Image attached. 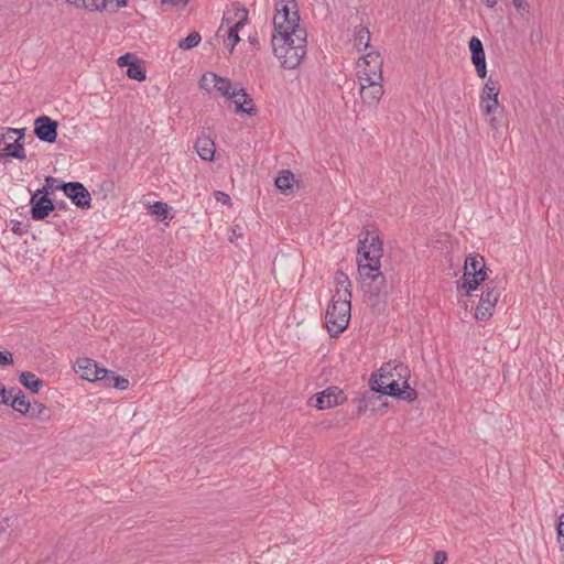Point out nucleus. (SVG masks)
Listing matches in <instances>:
<instances>
[{
    "mask_svg": "<svg viewBox=\"0 0 564 564\" xmlns=\"http://www.w3.org/2000/svg\"><path fill=\"white\" fill-rule=\"evenodd\" d=\"M368 230H362L358 242V272L366 292L379 297L386 292L387 283L382 274L381 258L383 254L382 241L378 235L370 238Z\"/></svg>",
    "mask_w": 564,
    "mask_h": 564,
    "instance_id": "f257e3e1",
    "label": "nucleus"
},
{
    "mask_svg": "<svg viewBox=\"0 0 564 564\" xmlns=\"http://www.w3.org/2000/svg\"><path fill=\"white\" fill-rule=\"evenodd\" d=\"M307 32L305 28L274 30L271 44L275 57L282 66L293 69L306 55Z\"/></svg>",
    "mask_w": 564,
    "mask_h": 564,
    "instance_id": "f03ea898",
    "label": "nucleus"
},
{
    "mask_svg": "<svg viewBox=\"0 0 564 564\" xmlns=\"http://www.w3.org/2000/svg\"><path fill=\"white\" fill-rule=\"evenodd\" d=\"M336 289L327 307L325 325L332 337L343 333L350 321L351 283L345 273H338L335 278Z\"/></svg>",
    "mask_w": 564,
    "mask_h": 564,
    "instance_id": "7ed1b4c3",
    "label": "nucleus"
},
{
    "mask_svg": "<svg viewBox=\"0 0 564 564\" xmlns=\"http://www.w3.org/2000/svg\"><path fill=\"white\" fill-rule=\"evenodd\" d=\"M410 369L402 362H387L379 369L378 378L372 383V390L387 395L401 394V384H406Z\"/></svg>",
    "mask_w": 564,
    "mask_h": 564,
    "instance_id": "20e7f679",
    "label": "nucleus"
},
{
    "mask_svg": "<svg viewBox=\"0 0 564 564\" xmlns=\"http://www.w3.org/2000/svg\"><path fill=\"white\" fill-rule=\"evenodd\" d=\"M274 30L302 28L300 25L299 7L295 0H278L273 18Z\"/></svg>",
    "mask_w": 564,
    "mask_h": 564,
    "instance_id": "39448f33",
    "label": "nucleus"
},
{
    "mask_svg": "<svg viewBox=\"0 0 564 564\" xmlns=\"http://www.w3.org/2000/svg\"><path fill=\"white\" fill-rule=\"evenodd\" d=\"M75 370L82 379L90 382H100L104 387H110V370L100 367L90 358H78Z\"/></svg>",
    "mask_w": 564,
    "mask_h": 564,
    "instance_id": "423d86ee",
    "label": "nucleus"
},
{
    "mask_svg": "<svg viewBox=\"0 0 564 564\" xmlns=\"http://www.w3.org/2000/svg\"><path fill=\"white\" fill-rule=\"evenodd\" d=\"M358 80L382 82V61L379 53L369 52L357 63Z\"/></svg>",
    "mask_w": 564,
    "mask_h": 564,
    "instance_id": "0eeeda50",
    "label": "nucleus"
},
{
    "mask_svg": "<svg viewBox=\"0 0 564 564\" xmlns=\"http://www.w3.org/2000/svg\"><path fill=\"white\" fill-rule=\"evenodd\" d=\"M22 135V130L8 128L0 131V158L25 159V150L15 135Z\"/></svg>",
    "mask_w": 564,
    "mask_h": 564,
    "instance_id": "6e6552de",
    "label": "nucleus"
},
{
    "mask_svg": "<svg viewBox=\"0 0 564 564\" xmlns=\"http://www.w3.org/2000/svg\"><path fill=\"white\" fill-rule=\"evenodd\" d=\"M500 297V290L491 285L490 283L486 284V290L481 293L479 303L475 311V318L478 321H487L489 319L495 311V307Z\"/></svg>",
    "mask_w": 564,
    "mask_h": 564,
    "instance_id": "1a4fd4ad",
    "label": "nucleus"
},
{
    "mask_svg": "<svg viewBox=\"0 0 564 564\" xmlns=\"http://www.w3.org/2000/svg\"><path fill=\"white\" fill-rule=\"evenodd\" d=\"M29 205L33 220H43L55 209L53 199L46 195L45 191L33 192Z\"/></svg>",
    "mask_w": 564,
    "mask_h": 564,
    "instance_id": "9d476101",
    "label": "nucleus"
},
{
    "mask_svg": "<svg viewBox=\"0 0 564 564\" xmlns=\"http://www.w3.org/2000/svg\"><path fill=\"white\" fill-rule=\"evenodd\" d=\"M55 188L62 189L72 203L82 209L91 207V196L88 189L79 182L64 183Z\"/></svg>",
    "mask_w": 564,
    "mask_h": 564,
    "instance_id": "9b49d317",
    "label": "nucleus"
},
{
    "mask_svg": "<svg viewBox=\"0 0 564 564\" xmlns=\"http://www.w3.org/2000/svg\"><path fill=\"white\" fill-rule=\"evenodd\" d=\"M498 96L499 87L491 78H489L480 94L479 107L484 117L496 113V111L500 109L501 105L498 100Z\"/></svg>",
    "mask_w": 564,
    "mask_h": 564,
    "instance_id": "f8f14e48",
    "label": "nucleus"
},
{
    "mask_svg": "<svg viewBox=\"0 0 564 564\" xmlns=\"http://www.w3.org/2000/svg\"><path fill=\"white\" fill-rule=\"evenodd\" d=\"M345 400L346 397L338 387H329L315 394L314 406L317 410H326L341 404Z\"/></svg>",
    "mask_w": 564,
    "mask_h": 564,
    "instance_id": "ddd939ff",
    "label": "nucleus"
},
{
    "mask_svg": "<svg viewBox=\"0 0 564 564\" xmlns=\"http://www.w3.org/2000/svg\"><path fill=\"white\" fill-rule=\"evenodd\" d=\"M34 134L44 142L53 143L57 138V122L47 116H41L34 121Z\"/></svg>",
    "mask_w": 564,
    "mask_h": 564,
    "instance_id": "4468645a",
    "label": "nucleus"
},
{
    "mask_svg": "<svg viewBox=\"0 0 564 564\" xmlns=\"http://www.w3.org/2000/svg\"><path fill=\"white\" fill-rule=\"evenodd\" d=\"M359 82V94L367 106H376L383 95L382 82Z\"/></svg>",
    "mask_w": 564,
    "mask_h": 564,
    "instance_id": "2eb2a0df",
    "label": "nucleus"
},
{
    "mask_svg": "<svg viewBox=\"0 0 564 564\" xmlns=\"http://www.w3.org/2000/svg\"><path fill=\"white\" fill-rule=\"evenodd\" d=\"M214 84V88L224 97L232 96L236 87L240 84H232L230 79L216 75L215 73L205 74L202 77V87H206L208 82Z\"/></svg>",
    "mask_w": 564,
    "mask_h": 564,
    "instance_id": "dca6fc26",
    "label": "nucleus"
},
{
    "mask_svg": "<svg viewBox=\"0 0 564 564\" xmlns=\"http://www.w3.org/2000/svg\"><path fill=\"white\" fill-rule=\"evenodd\" d=\"M228 99H230L235 104L236 112L246 115L256 113L253 100L249 97V95L246 93L245 88L241 85L236 87V90L234 91L232 96H230Z\"/></svg>",
    "mask_w": 564,
    "mask_h": 564,
    "instance_id": "f3484780",
    "label": "nucleus"
},
{
    "mask_svg": "<svg viewBox=\"0 0 564 564\" xmlns=\"http://www.w3.org/2000/svg\"><path fill=\"white\" fill-rule=\"evenodd\" d=\"M248 21V11L240 6H232L227 9L223 15V24L235 26V29H242Z\"/></svg>",
    "mask_w": 564,
    "mask_h": 564,
    "instance_id": "a211bd4d",
    "label": "nucleus"
},
{
    "mask_svg": "<svg viewBox=\"0 0 564 564\" xmlns=\"http://www.w3.org/2000/svg\"><path fill=\"white\" fill-rule=\"evenodd\" d=\"M195 149L199 158L205 161L213 160L215 155V143L208 135L198 137Z\"/></svg>",
    "mask_w": 564,
    "mask_h": 564,
    "instance_id": "6ab92c4d",
    "label": "nucleus"
},
{
    "mask_svg": "<svg viewBox=\"0 0 564 564\" xmlns=\"http://www.w3.org/2000/svg\"><path fill=\"white\" fill-rule=\"evenodd\" d=\"M464 269L465 271L462 281L468 280L471 274H475V272L486 269L485 260L479 254H469L465 260Z\"/></svg>",
    "mask_w": 564,
    "mask_h": 564,
    "instance_id": "aec40b11",
    "label": "nucleus"
},
{
    "mask_svg": "<svg viewBox=\"0 0 564 564\" xmlns=\"http://www.w3.org/2000/svg\"><path fill=\"white\" fill-rule=\"evenodd\" d=\"M20 383L32 393H37L44 386V382L33 372L23 371L19 377Z\"/></svg>",
    "mask_w": 564,
    "mask_h": 564,
    "instance_id": "412c9836",
    "label": "nucleus"
},
{
    "mask_svg": "<svg viewBox=\"0 0 564 564\" xmlns=\"http://www.w3.org/2000/svg\"><path fill=\"white\" fill-rule=\"evenodd\" d=\"M31 404L32 403L29 401L26 395L17 388L9 405H11L14 411L21 414H26L30 411Z\"/></svg>",
    "mask_w": 564,
    "mask_h": 564,
    "instance_id": "4be33fe9",
    "label": "nucleus"
},
{
    "mask_svg": "<svg viewBox=\"0 0 564 564\" xmlns=\"http://www.w3.org/2000/svg\"><path fill=\"white\" fill-rule=\"evenodd\" d=\"M487 273L485 269L475 272L471 274L468 280L462 281L460 288L469 294L471 291H475L481 282L486 280Z\"/></svg>",
    "mask_w": 564,
    "mask_h": 564,
    "instance_id": "5701e85b",
    "label": "nucleus"
},
{
    "mask_svg": "<svg viewBox=\"0 0 564 564\" xmlns=\"http://www.w3.org/2000/svg\"><path fill=\"white\" fill-rule=\"evenodd\" d=\"M300 181V178H274V184L282 194L290 195L301 187Z\"/></svg>",
    "mask_w": 564,
    "mask_h": 564,
    "instance_id": "b1692460",
    "label": "nucleus"
},
{
    "mask_svg": "<svg viewBox=\"0 0 564 564\" xmlns=\"http://www.w3.org/2000/svg\"><path fill=\"white\" fill-rule=\"evenodd\" d=\"M29 413L31 414L32 417L37 419L44 423L51 420L47 408L42 402L36 401L32 403Z\"/></svg>",
    "mask_w": 564,
    "mask_h": 564,
    "instance_id": "393cba45",
    "label": "nucleus"
},
{
    "mask_svg": "<svg viewBox=\"0 0 564 564\" xmlns=\"http://www.w3.org/2000/svg\"><path fill=\"white\" fill-rule=\"evenodd\" d=\"M469 50L471 52V62L485 59V51L481 41L477 36H473L469 41Z\"/></svg>",
    "mask_w": 564,
    "mask_h": 564,
    "instance_id": "a878e982",
    "label": "nucleus"
},
{
    "mask_svg": "<svg viewBox=\"0 0 564 564\" xmlns=\"http://www.w3.org/2000/svg\"><path fill=\"white\" fill-rule=\"evenodd\" d=\"M370 42V32L367 28L360 26L356 30L355 45L359 51L367 48Z\"/></svg>",
    "mask_w": 564,
    "mask_h": 564,
    "instance_id": "bb28decb",
    "label": "nucleus"
},
{
    "mask_svg": "<svg viewBox=\"0 0 564 564\" xmlns=\"http://www.w3.org/2000/svg\"><path fill=\"white\" fill-rule=\"evenodd\" d=\"M202 36L198 32L189 33L185 39L181 40L178 47L183 50H191L199 44Z\"/></svg>",
    "mask_w": 564,
    "mask_h": 564,
    "instance_id": "cd10ccee",
    "label": "nucleus"
},
{
    "mask_svg": "<svg viewBox=\"0 0 564 564\" xmlns=\"http://www.w3.org/2000/svg\"><path fill=\"white\" fill-rule=\"evenodd\" d=\"M151 215L156 216L159 220H164L167 217L169 207L165 203L155 202L149 206Z\"/></svg>",
    "mask_w": 564,
    "mask_h": 564,
    "instance_id": "c85d7f7f",
    "label": "nucleus"
},
{
    "mask_svg": "<svg viewBox=\"0 0 564 564\" xmlns=\"http://www.w3.org/2000/svg\"><path fill=\"white\" fill-rule=\"evenodd\" d=\"M127 75H128V77L135 79L138 82H142L147 77L144 68L138 63H133V64L129 65V67L127 69Z\"/></svg>",
    "mask_w": 564,
    "mask_h": 564,
    "instance_id": "c756f323",
    "label": "nucleus"
},
{
    "mask_svg": "<svg viewBox=\"0 0 564 564\" xmlns=\"http://www.w3.org/2000/svg\"><path fill=\"white\" fill-rule=\"evenodd\" d=\"M488 121L489 126L495 130L499 131L501 127L505 126V118L502 116V107L496 113H491L488 117H485Z\"/></svg>",
    "mask_w": 564,
    "mask_h": 564,
    "instance_id": "7c9ffc66",
    "label": "nucleus"
},
{
    "mask_svg": "<svg viewBox=\"0 0 564 564\" xmlns=\"http://www.w3.org/2000/svg\"><path fill=\"white\" fill-rule=\"evenodd\" d=\"M82 8L89 11L106 10V0H83Z\"/></svg>",
    "mask_w": 564,
    "mask_h": 564,
    "instance_id": "2f4dec72",
    "label": "nucleus"
},
{
    "mask_svg": "<svg viewBox=\"0 0 564 564\" xmlns=\"http://www.w3.org/2000/svg\"><path fill=\"white\" fill-rule=\"evenodd\" d=\"M395 397L406 401H414L417 398V393L406 381V384H401V394Z\"/></svg>",
    "mask_w": 564,
    "mask_h": 564,
    "instance_id": "473e14b6",
    "label": "nucleus"
},
{
    "mask_svg": "<svg viewBox=\"0 0 564 564\" xmlns=\"http://www.w3.org/2000/svg\"><path fill=\"white\" fill-rule=\"evenodd\" d=\"M110 383H111L110 387H115L118 390H126L129 387V380L128 379H126L123 377H120V376H117L112 371H110Z\"/></svg>",
    "mask_w": 564,
    "mask_h": 564,
    "instance_id": "72a5a7b5",
    "label": "nucleus"
},
{
    "mask_svg": "<svg viewBox=\"0 0 564 564\" xmlns=\"http://www.w3.org/2000/svg\"><path fill=\"white\" fill-rule=\"evenodd\" d=\"M15 390L17 388L8 390L2 383H0V404L9 405Z\"/></svg>",
    "mask_w": 564,
    "mask_h": 564,
    "instance_id": "f704fd0d",
    "label": "nucleus"
},
{
    "mask_svg": "<svg viewBox=\"0 0 564 564\" xmlns=\"http://www.w3.org/2000/svg\"><path fill=\"white\" fill-rule=\"evenodd\" d=\"M240 29H235V26H229L228 29V44L230 46V52L235 48L236 44L240 41L238 35Z\"/></svg>",
    "mask_w": 564,
    "mask_h": 564,
    "instance_id": "c9c22d12",
    "label": "nucleus"
},
{
    "mask_svg": "<svg viewBox=\"0 0 564 564\" xmlns=\"http://www.w3.org/2000/svg\"><path fill=\"white\" fill-rule=\"evenodd\" d=\"M128 4V0H106V10L117 11L120 8H124Z\"/></svg>",
    "mask_w": 564,
    "mask_h": 564,
    "instance_id": "e433bc0d",
    "label": "nucleus"
},
{
    "mask_svg": "<svg viewBox=\"0 0 564 564\" xmlns=\"http://www.w3.org/2000/svg\"><path fill=\"white\" fill-rule=\"evenodd\" d=\"M473 64H474V65H475V67H476L477 75H478L480 78H485V77H486V75H487L486 58H485V59H480V61L473 62Z\"/></svg>",
    "mask_w": 564,
    "mask_h": 564,
    "instance_id": "4c0bfd02",
    "label": "nucleus"
},
{
    "mask_svg": "<svg viewBox=\"0 0 564 564\" xmlns=\"http://www.w3.org/2000/svg\"><path fill=\"white\" fill-rule=\"evenodd\" d=\"M512 3L519 13L523 14L529 12L528 0H512Z\"/></svg>",
    "mask_w": 564,
    "mask_h": 564,
    "instance_id": "58836bf2",
    "label": "nucleus"
},
{
    "mask_svg": "<svg viewBox=\"0 0 564 564\" xmlns=\"http://www.w3.org/2000/svg\"><path fill=\"white\" fill-rule=\"evenodd\" d=\"M13 357L10 351H0V366L12 365Z\"/></svg>",
    "mask_w": 564,
    "mask_h": 564,
    "instance_id": "ea45409f",
    "label": "nucleus"
},
{
    "mask_svg": "<svg viewBox=\"0 0 564 564\" xmlns=\"http://www.w3.org/2000/svg\"><path fill=\"white\" fill-rule=\"evenodd\" d=\"M214 196H215L216 200L219 202V203L228 204V205L230 204V197L225 192L216 191L214 193Z\"/></svg>",
    "mask_w": 564,
    "mask_h": 564,
    "instance_id": "a19ab883",
    "label": "nucleus"
},
{
    "mask_svg": "<svg viewBox=\"0 0 564 564\" xmlns=\"http://www.w3.org/2000/svg\"><path fill=\"white\" fill-rule=\"evenodd\" d=\"M56 178H45V184L42 188H39L37 191H45L46 192V195L50 196V194L53 192L54 189V183H55Z\"/></svg>",
    "mask_w": 564,
    "mask_h": 564,
    "instance_id": "79ce46f5",
    "label": "nucleus"
},
{
    "mask_svg": "<svg viewBox=\"0 0 564 564\" xmlns=\"http://www.w3.org/2000/svg\"><path fill=\"white\" fill-rule=\"evenodd\" d=\"M132 58H133V56H132L131 54L127 53V54H124V55H122V56H120V57L118 58V64H119L120 66H128V67H129V65H130V64H133V63H134V62L132 61Z\"/></svg>",
    "mask_w": 564,
    "mask_h": 564,
    "instance_id": "37998d69",
    "label": "nucleus"
},
{
    "mask_svg": "<svg viewBox=\"0 0 564 564\" xmlns=\"http://www.w3.org/2000/svg\"><path fill=\"white\" fill-rule=\"evenodd\" d=\"M447 561V554L444 551H436L434 553V564H444Z\"/></svg>",
    "mask_w": 564,
    "mask_h": 564,
    "instance_id": "c03bdc74",
    "label": "nucleus"
},
{
    "mask_svg": "<svg viewBox=\"0 0 564 564\" xmlns=\"http://www.w3.org/2000/svg\"><path fill=\"white\" fill-rule=\"evenodd\" d=\"M11 230L17 235H24L26 232L23 224L21 221H14Z\"/></svg>",
    "mask_w": 564,
    "mask_h": 564,
    "instance_id": "a18cd8bd",
    "label": "nucleus"
},
{
    "mask_svg": "<svg viewBox=\"0 0 564 564\" xmlns=\"http://www.w3.org/2000/svg\"><path fill=\"white\" fill-rule=\"evenodd\" d=\"M188 0H162L163 4H172L175 7H185Z\"/></svg>",
    "mask_w": 564,
    "mask_h": 564,
    "instance_id": "49530a36",
    "label": "nucleus"
},
{
    "mask_svg": "<svg viewBox=\"0 0 564 564\" xmlns=\"http://www.w3.org/2000/svg\"><path fill=\"white\" fill-rule=\"evenodd\" d=\"M232 235L229 237V240L232 242L235 239L241 237V232H240V228L239 227H235L232 228Z\"/></svg>",
    "mask_w": 564,
    "mask_h": 564,
    "instance_id": "de8ad7c7",
    "label": "nucleus"
},
{
    "mask_svg": "<svg viewBox=\"0 0 564 564\" xmlns=\"http://www.w3.org/2000/svg\"><path fill=\"white\" fill-rule=\"evenodd\" d=\"M65 2L75 6L76 8H82L83 0H65Z\"/></svg>",
    "mask_w": 564,
    "mask_h": 564,
    "instance_id": "09e8293b",
    "label": "nucleus"
},
{
    "mask_svg": "<svg viewBox=\"0 0 564 564\" xmlns=\"http://www.w3.org/2000/svg\"><path fill=\"white\" fill-rule=\"evenodd\" d=\"M276 176H281V177H284V176H294V174L290 171V170H281Z\"/></svg>",
    "mask_w": 564,
    "mask_h": 564,
    "instance_id": "8fccbe9b",
    "label": "nucleus"
},
{
    "mask_svg": "<svg viewBox=\"0 0 564 564\" xmlns=\"http://www.w3.org/2000/svg\"><path fill=\"white\" fill-rule=\"evenodd\" d=\"M482 1L486 4V7H488V8H494L498 2V0H482Z\"/></svg>",
    "mask_w": 564,
    "mask_h": 564,
    "instance_id": "3c124183",
    "label": "nucleus"
}]
</instances>
